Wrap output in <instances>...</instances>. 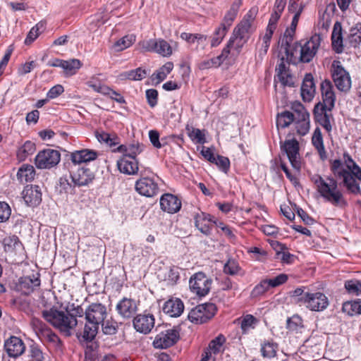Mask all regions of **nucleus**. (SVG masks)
Listing matches in <instances>:
<instances>
[{
	"label": "nucleus",
	"instance_id": "nucleus-51",
	"mask_svg": "<svg viewBox=\"0 0 361 361\" xmlns=\"http://www.w3.org/2000/svg\"><path fill=\"white\" fill-rule=\"evenodd\" d=\"M358 299L355 300L345 301L342 305L341 311L348 316L357 314Z\"/></svg>",
	"mask_w": 361,
	"mask_h": 361
},
{
	"label": "nucleus",
	"instance_id": "nucleus-60",
	"mask_svg": "<svg viewBox=\"0 0 361 361\" xmlns=\"http://www.w3.org/2000/svg\"><path fill=\"white\" fill-rule=\"evenodd\" d=\"M231 49L235 51L238 54L241 51V49H238L234 44H231L229 39L226 47L223 49L221 54L216 56V58L219 59L221 64L228 58Z\"/></svg>",
	"mask_w": 361,
	"mask_h": 361
},
{
	"label": "nucleus",
	"instance_id": "nucleus-24",
	"mask_svg": "<svg viewBox=\"0 0 361 361\" xmlns=\"http://www.w3.org/2000/svg\"><path fill=\"white\" fill-rule=\"evenodd\" d=\"M160 206L163 211L174 214L180 210L181 202L176 196L166 193L161 197Z\"/></svg>",
	"mask_w": 361,
	"mask_h": 361
},
{
	"label": "nucleus",
	"instance_id": "nucleus-44",
	"mask_svg": "<svg viewBox=\"0 0 361 361\" xmlns=\"http://www.w3.org/2000/svg\"><path fill=\"white\" fill-rule=\"evenodd\" d=\"M136 39V37L135 35H127L119 39L114 44V47L116 51H121L128 47H130Z\"/></svg>",
	"mask_w": 361,
	"mask_h": 361
},
{
	"label": "nucleus",
	"instance_id": "nucleus-7",
	"mask_svg": "<svg viewBox=\"0 0 361 361\" xmlns=\"http://www.w3.org/2000/svg\"><path fill=\"white\" fill-rule=\"evenodd\" d=\"M212 279L203 272L194 274L190 279L189 287L191 292L200 298L206 296L210 291Z\"/></svg>",
	"mask_w": 361,
	"mask_h": 361
},
{
	"label": "nucleus",
	"instance_id": "nucleus-22",
	"mask_svg": "<svg viewBox=\"0 0 361 361\" xmlns=\"http://www.w3.org/2000/svg\"><path fill=\"white\" fill-rule=\"evenodd\" d=\"M321 91L323 100L322 109L331 111L334 106L336 97L333 90V86L329 80H324L322 82Z\"/></svg>",
	"mask_w": 361,
	"mask_h": 361
},
{
	"label": "nucleus",
	"instance_id": "nucleus-41",
	"mask_svg": "<svg viewBox=\"0 0 361 361\" xmlns=\"http://www.w3.org/2000/svg\"><path fill=\"white\" fill-rule=\"evenodd\" d=\"M147 76V71L141 68L126 71L120 74L122 80H141Z\"/></svg>",
	"mask_w": 361,
	"mask_h": 361
},
{
	"label": "nucleus",
	"instance_id": "nucleus-8",
	"mask_svg": "<svg viewBox=\"0 0 361 361\" xmlns=\"http://www.w3.org/2000/svg\"><path fill=\"white\" fill-rule=\"evenodd\" d=\"M216 312L214 303H204L197 305L188 314V319L195 324H203L212 319Z\"/></svg>",
	"mask_w": 361,
	"mask_h": 361
},
{
	"label": "nucleus",
	"instance_id": "nucleus-38",
	"mask_svg": "<svg viewBox=\"0 0 361 361\" xmlns=\"http://www.w3.org/2000/svg\"><path fill=\"white\" fill-rule=\"evenodd\" d=\"M295 116V112L284 111L277 115L276 126L278 128L288 127L293 121Z\"/></svg>",
	"mask_w": 361,
	"mask_h": 361
},
{
	"label": "nucleus",
	"instance_id": "nucleus-32",
	"mask_svg": "<svg viewBox=\"0 0 361 361\" xmlns=\"http://www.w3.org/2000/svg\"><path fill=\"white\" fill-rule=\"evenodd\" d=\"M35 176V170L32 165L23 164L18 171L17 178L21 183L31 182Z\"/></svg>",
	"mask_w": 361,
	"mask_h": 361
},
{
	"label": "nucleus",
	"instance_id": "nucleus-45",
	"mask_svg": "<svg viewBox=\"0 0 361 361\" xmlns=\"http://www.w3.org/2000/svg\"><path fill=\"white\" fill-rule=\"evenodd\" d=\"M228 30L229 29L226 28L225 25H219V26L215 30L212 37L211 46L212 47L219 46L226 36Z\"/></svg>",
	"mask_w": 361,
	"mask_h": 361
},
{
	"label": "nucleus",
	"instance_id": "nucleus-42",
	"mask_svg": "<svg viewBox=\"0 0 361 361\" xmlns=\"http://www.w3.org/2000/svg\"><path fill=\"white\" fill-rule=\"evenodd\" d=\"M180 38L186 41L190 44L197 42L198 44L202 45H204L207 39V37L204 35L199 33L192 34L188 32H182L180 34Z\"/></svg>",
	"mask_w": 361,
	"mask_h": 361
},
{
	"label": "nucleus",
	"instance_id": "nucleus-12",
	"mask_svg": "<svg viewBox=\"0 0 361 361\" xmlns=\"http://www.w3.org/2000/svg\"><path fill=\"white\" fill-rule=\"evenodd\" d=\"M180 338L178 329L172 328L159 333L154 338L153 346L155 348L164 349L173 345Z\"/></svg>",
	"mask_w": 361,
	"mask_h": 361
},
{
	"label": "nucleus",
	"instance_id": "nucleus-13",
	"mask_svg": "<svg viewBox=\"0 0 361 361\" xmlns=\"http://www.w3.org/2000/svg\"><path fill=\"white\" fill-rule=\"evenodd\" d=\"M288 280V276L281 274L273 279H264L257 284L251 292L252 298H257L264 294L269 288H275L283 284Z\"/></svg>",
	"mask_w": 361,
	"mask_h": 361
},
{
	"label": "nucleus",
	"instance_id": "nucleus-9",
	"mask_svg": "<svg viewBox=\"0 0 361 361\" xmlns=\"http://www.w3.org/2000/svg\"><path fill=\"white\" fill-rule=\"evenodd\" d=\"M61 159L60 153L53 149L39 151L35 158V164L40 169H51L56 166Z\"/></svg>",
	"mask_w": 361,
	"mask_h": 361
},
{
	"label": "nucleus",
	"instance_id": "nucleus-54",
	"mask_svg": "<svg viewBox=\"0 0 361 361\" xmlns=\"http://www.w3.org/2000/svg\"><path fill=\"white\" fill-rule=\"evenodd\" d=\"M295 32V29L288 27L286 30V31L284 32V35H283V38L286 40V47L285 48L286 53L287 55V58L288 59L290 58V60H291V57L293 56L294 53L292 51H290L288 47H290V44L292 42V41L293 39Z\"/></svg>",
	"mask_w": 361,
	"mask_h": 361
},
{
	"label": "nucleus",
	"instance_id": "nucleus-17",
	"mask_svg": "<svg viewBox=\"0 0 361 361\" xmlns=\"http://www.w3.org/2000/svg\"><path fill=\"white\" fill-rule=\"evenodd\" d=\"M195 227L204 235H209L212 232L214 218L207 213L199 212L193 216Z\"/></svg>",
	"mask_w": 361,
	"mask_h": 361
},
{
	"label": "nucleus",
	"instance_id": "nucleus-19",
	"mask_svg": "<svg viewBox=\"0 0 361 361\" xmlns=\"http://www.w3.org/2000/svg\"><path fill=\"white\" fill-rule=\"evenodd\" d=\"M116 310L121 317L128 319L135 314L137 305L135 300L124 297L118 301Z\"/></svg>",
	"mask_w": 361,
	"mask_h": 361
},
{
	"label": "nucleus",
	"instance_id": "nucleus-5",
	"mask_svg": "<svg viewBox=\"0 0 361 361\" xmlns=\"http://www.w3.org/2000/svg\"><path fill=\"white\" fill-rule=\"evenodd\" d=\"M291 109L295 114L293 122L296 133L300 136H305L310 128V114L299 102H293Z\"/></svg>",
	"mask_w": 361,
	"mask_h": 361
},
{
	"label": "nucleus",
	"instance_id": "nucleus-26",
	"mask_svg": "<svg viewBox=\"0 0 361 361\" xmlns=\"http://www.w3.org/2000/svg\"><path fill=\"white\" fill-rule=\"evenodd\" d=\"M40 285L39 274H32V276H27L21 277L18 282V289L23 293L27 295L32 292Z\"/></svg>",
	"mask_w": 361,
	"mask_h": 361
},
{
	"label": "nucleus",
	"instance_id": "nucleus-16",
	"mask_svg": "<svg viewBox=\"0 0 361 361\" xmlns=\"http://www.w3.org/2000/svg\"><path fill=\"white\" fill-rule=\"evenodd\" d=\"M135 190L141 195L154 197L159 192L157 183L150 178H142L135 183Z\"/></svg>",
	"mask_w": 361,
	"mask_h": 361
},
{
	"label": "nucleus",
	"instance_id": "nucleus-37",
	"mask_svg": "<svg viewBox=\"0 0 361 361\" xmlns=\"http://www.w3.org/2000/svg\"><path fill=\"white\" fill-rule=\"evenodd\" d=\"M154 53L163 57H169L173 54V48L167 41L158 38L156 39Z\"/></svg>",
	"mask_w": 361,
	"mask_h": 361
},
{
	"label": "nucleus",
	"instance_id": "nucleus-28",
	"mask_svg": "<svg viewBox=\"0 0 361 361\" xmlns=\"http://www.w3.org/2000/svg\"><path fill=\"white\" fill-rule=\"evenodd\" d=\"M277 77L283 86H293L294 78L293 75L289 71V64L284 61L283 59H281V63L276 68Z\"/></svg>",
	"mask_w": 361,
	"mask_h": 361
},
{
	"label": "nucleus",
	"instance_id": "nucleus-6",
	"mask_svg": "<svg viewBox=\"0 0 361 361\" xmlns=\"http://www.w3.org/2000/svg\"><path fill=\"white\" fill-rule=\"evenodd\" d=\"M281 150L283 154L286 155L293 169L299 173L302 162L298 141L295 138L286 140L283 142H281Z\"/></svg>",
	"mask_w": 361,
	"mask_h": 361
},
{
	"label": "nucleus",
	"instance_id": "nucleus-1",
	"mask_svg": "<svg viewBox=\"0 0 361 361\" xmlns=\"http://www.w3.org/2000/svg\"><path fill=\"white\" fill-rule=\"evenodd\" d=\"M330 169L334 177L323 178L319 174H314L310 180L325 201L335 207L345 206L346 201L343 192L338 189L335 178L341 179L343 185L350 192L358 194L360 192V187L356 180L361 181V168L348 153L345 152L342 160L337 159L331 161Z\"/></svg>",
	"mask_w": 361,
	"mask_h": 361
},
{
	"label": "nucleus",
	"instance_id": "nucleus-30",
	"mask_svg": "<svg viewBox=\"0 0 361 361\" xmlns=\"http://www.w3.org/2000/svg\"><path fill=\"white\" fill-rule=\"evenodd\" d=\"M117 166L120 172L128 175H135L139 170L137 160L128 157H122L118 160Z\"/></svg>",
	"mask_w": 361,
	"mask_h": 361
},
{
	"label": "nucleus",
	"instance_id": "nucleus-20",
	"mask_svg": "<svg viewBox=\"0 0 361 361\" xmlns=\"http://www.w3.org/2000/svg\"><path fill=\"white\" fill-rule=\"evenodd\" d=\"M23 198L27 206L36 207L42 202V192L37 185H27L22 192Z\"/></svg>",
	"mask_w": 361,
	"mask_h": 361
},
{
	"label": "nucleus",
	"instance_id": "nucleus-58",
	"mask_svg": "<svg viewBox=\"0 0 361 361\" xmlns=\"http://www.w3.org/2000/svg\"><path fill=\"white\" fill-rule=\"evenodd\" d=\"M225 341V337L223 335H219L209 343V348L214 354H216L220 352Z\"/></svg>",
	"mask_w": 361,
	"mask_h": 361
},
{
	"label": "nucleus",
	"instance_id": "nucleus-56",
	"mask_svg": "<svg viewBox=\"0 0 361 361\" xmlns=\"http://www.w3.org/2000/svg\"><path fill=\"white\" fill-rule=\"evenodd\" d=\"M221 65V64L220 63L219 59L216 58V56L209 59L204 60L199 63L198 68L200 70L204 71L212 68H218Z\"/></svg>",
	"mask_w": 361,
	"mask_h": 361
},
{
	"label": "nucleus",
	"instance_id": "nucleus-46",
	"mask_svg": "<svg viewBox=\"0 0 361 361\" xmlns=\"http://www.w3.org/2000/svg\"><path fill=\"white\" fill-rule=\"evenodd\" d=\"M187 133L190 140L198 144H204L206 142L205 135L198 128L187 127Z\"/></svg>",
	"mask_w": 361,
	"mask_h": 361
},
{
	"label": "nucleus",
	"instance_id": "nucleus-40",
	"mask_svg": "<svg viewBox=\"0 0 361 361\" xmlns=\"http://www.w3.org/2000/svg\"><path fill=\"white\" fill-rule=\"evenodd\" d=\"M46 24L43 21H40L37 23L34 27L29 31L25 39V44L29 45L32 44L39 35L45 30Z\"/></svg>",
	"mask_w": 361,
	"mask_h": 361
},
{
	"label": "nucleus",
	"instance_id": "nucleus-50",
	"mask_svg": "<svg viewBox=\"0 0 361 361\" xmlns=\"http://www.w3.org/2000/svg\"><path fill=\"white\" fill-rule=\"evenodd\" d=\"M6 252H11L20 246V242L16 235L6 237L3 240Z\"/></svg>",
	"mask_w": 361,
	"mask_h": 361
},
{
	"label": "nucleus",
	"instance_id": "nucleus-14",
	"mask_svg": "<svg viewBox=\"0 0 361 361\" xmlns=\"http://www.w3.org/2000/svg\"><path fill=\"white\" fill-rule=\"evenodd\" d=\"M304 305L311 311L320 312L328 307L329 300L321 292L307 293Z\"/></svg>",
	"mask_w": 361,
	"mask_h": 361
},
{
	"label": "nucleus",
	"instance_id": "nucleus-33",
	"mask_svg": "<svg viewBox=\"0 0 361 361\" xmlns=\"http://www.w3.org/2000/svg\"><path fill=\"white\" fill-rule=\"evenodd\" d=\"M317 121L326 130L327 133H330L332 130V123L334 118L331 111L326 109H322L320 114L315 116Z\"/></svg>",
	"mask_w": 361,
	"mask_h": 361
},
{
	"label": "nucleus",
	"instance_id": "nucleus-29",
	"mask_svg": "<svg viewBox=\"0 0 361 361\" xmlns=\"http://www.w3.org/2000/svg\"><path fill=\"white\" fill-rule=\"evenodd\" d=\"M345 37H343V30L341 26V23L336 21L333 27L331 33V44L334 50L336 53H342L343 51V41Z\"/></svg>",
	"mask_w": 361,
	"mask_h": 361
},
{
	"label": "nucleus",
	"instance_id": "nucleus-15",
	"mask_svg": "<svg viewBox=\"0 0 361 361\" xmlns=\"http://www.w3.org/2000/svg\"><path fill=\"white\" fill-rule=\"evenodd\" d=\"M70 176L72 182L77 186L87 185L94 178L93 172L90 169L79 166H72Z\"/></svg>",
	"mask_w": 361,
	"mask_h": 361
},
{
	"label": "nucleus",
	"instance_id": "nucleus-34",
	"mask_svg": "<svg viewBox=\"0 0 361 361\" xmlns=\"http://www.w3.org/2000/svg\"><path fill=\"white\" fill-rule=\"evenodd\" d=\"M345 41L348 42L350 45L356 47L361 42V25L357 24L349 29L347 33L345 31Z\"/></svg>",
	"mask_w": 361,
	"mask_h": 361
},
{
	"label": "nucleus",
	"instance_id": "nucleus-55",
	"mask_svg": "<svg viewBox=\"0 0 361 361\" xmlns=\"http://www.w3.org/2000/svg\"><path fill=\"white\" fill-rule=\"evenodd\" d=\"M144 145L138 142L128 144L127 157L130 159H136V157L144 150Z\"/></svg>",
	"mask_w": 361,
	"mask_h": 361
},
{
	"label": "nucleus",
	"instance_id": "nucleus-11",
	"mask_svg": "<svg viewBox=\"0 0 361 361\" xmlns=\"http://www.w3.org/2000/svg\"><path fill=\"white\" fill-rule=\"evenodd\" d=\"M332 78L336 87L342 92H347L351 87L349 73L342 67L339 61L332 64Z\"/></svg>",
	"mask_w": 361,
	"mask_h": 361
},
{
	"label": "nucleus",
	"instance_id": "nucleus-61",
	"mask_svg": "<svg viewBox=\"0 0 361 361\" xmlns=\"http://www.w3.org/2000/svg\"><path fill=\"white\" fill-rule=\"evenodd\" d=\"M11 214L9 205L5 202H0V222L6 221Z\"/></svg>",
	"mask_w": 361,
	"mask_h": 361
},
{
	"label": "nucleus",
	"instance_id": "nucleus-18",
	"mask_svg": "<svg viewBox=\"0 0 361 361\" xmlns=\"http://www.w3.org/2000/svg\"><path fill=\"white\" fill-rule=\"evenodd\" d=\"M133 326L138 332L147 334L154 326V317L151 314H140L133 319Z\"/></svg>",
	"mask_w": 361,
	"mask_h": 361
},
{
	"label": "nucleus",
	"instance_id": "nucleus-64",
	"mask_svg": "<svg viewBox=\"0 0 361 361\" xmlns=\"http://www.w3.org/2000/svg\"><path fill=\"white\" fill-rule=\"evenodd\" d=\"M30 355L33 361H43L44 359L42 351L37 345H31Z\"/></svg>",
	"mask_w": 361,
	"mask_h": 361
},
{
	"label": "nucleus",
	"instance_id": "nucleus-48",
	"mask_svg": "<svg viewBox=\"0 0 361 361\" xmlns=\"http://www.w3.org/2000/svg\"><path fill=\"white\" fill-rule=\"evenodd\" d=\"M238 11L239 8L231 6L230 8L226 11L220 25H224L226 28L229 29L236 18Z\"/></svg>",
	"mask_w": 361,
	"mask_h": 361
},
{
	"label": "nucleus",
	"instance_id": "nucleus-36",
	"mask_svg": "<svg viewBox=\"0 0 361 361\" xmlns=\"http://www.w3.org/2000/svg\"><path fill=\"white\" fill-rule=\"evenodd\" d=\"M35 150V144L32 141L27 140L17 150V159L20 161H23L28 156L32 155Z\"/></svg>",
	"mask_w": 361,
	"mask_h": 361
},
{
	"label": "nucleus",
	"instance_id": "nucleus-47",
	"mask_svg": "<svg viewBox=\"0 0 361 361\" xmlns=\"http://www.w3.org/2000/svg\"><path fill=\"white\" fill-rule=\"evenodd\" d=\"M278 350V346L276 343L272 342H264L262 344L261 353L265 358H272L276 356Z\"/></svg>",
	"mask_w": 361,
	"mask_h": 361
},
{
	"label": "nucleus",
	"instance_id": "nucleus-62",
	"mask_svg": "<svg viewBox=\"0 0 361 361\" xmlns=\"http://www.w3.org/2000/svg\"><path fill=\"white\" fill-rule=\"evenodd\" d=\"M166 274H167V277H165L164 280L167 281L169 284H174L179 279V273L177 269L168 268L166 269Z\"/></svg>",
	"mask_w": 361,
	"mask_h": 361
},
{
	"label": "nucleus",
	"instance_id": "nucleus-39",
	"mask_svg": "<svg viewBox=\"0 0 361 361\" xmlns=\"http://www.w3.org/2000/svg\"><path fill=\"white\" fill-rule=\"evenodd\" d=\"M173 68V63L171 61L166 62L152 75V80L157 83H160L166 79L167 75Z\"/></svg>",
	"mask_w": 361,
	"mask_h": 361
},
{
	"label": "nucleus",
	"instance_id": "nucleus-25",
	"mask_svg": "<svg viewBox=\"0 0 361 361\" xmlns=\"http://www.w3.org/2000/svg\"><path fill=\"white\" fill-rule=\"evenodd\" d=\"M316 92L314 78L311 73H307L303 79L300 94L304 102H310L314 97Z\"/></svg>",
	"mask_w": 361,
	"mask_h": 361
},
{
	"label": "nucleus",
	"instance_id": "nucleus-43",
	"mask_svg": "<svg viewBox=\"0 0 361 361\" xmlns=\"http://www.w3.org/2000/svg\"><path fill=\"white\" fill-rule=\"evenodd\" d=\"M82 63L78 59H71L64 61V66L63 69L66 76H71L75 75L77 71L81 68Z\"/></svg>",
	"mask_w": 361,
	"mask_h": 361
},
{
	"label": "nucleus",
	"instance_id": "nucleus-59",
	"mask_svg": "<svg viewBox=\"0 0 361 361\" xmlns=\"http://www.w3.org/2000/svg\"><path fill=\"white\" fill-rule=\"evenodd\" d=\"M213 164H215L224 173H227L230 168L229 159L221 155L216 156Z\"/></svg>",
	"mask_w": 361,
	"mask_h": 361
},
{
	"label": "nucleus",
	"instance_id": "nucleus-27",
	"mask_svg": "<svg viewBox=\"0 0 361 361\" xmlns=\"http://www.w3.org/2000/svg\"><path fill=\"white\" fill-rule=\"evenodd\" d=\"M184 310L183 301L177 298L169 299L163 306L164 312L171 317H180Z\"/></svg>",
	"mask_w": 361,
	"mask_h": 361
},
{
	"label": "nucleus",
	"instance_id": "nucleus-23",
	"mask_svg": "<svg viewBox=\"0 0 361 361\" xmlns=\"http://www.w3.org/2000/svg\"><path fill=\"white\" fill-rule=\"evenodd\" d=\"M97 157L98 152L97 151L89 149L76 150L71 154V159L75 168L77 165L94 161Z\"/></svg>",
	"mask_w": 361,
	"mask_h": 361
},
{
	"label": "nucleus",
	"instance_id": "nucleus-4",
	"mask_svg": "<svg viewBox=\"0 0 361 361\" xmlns=\"http://www.w3.org/2000/svg\"><path fill=\"white\" fill-rule=\"evenodd\" d=\"M257 8L250 9L234 27L230 37V44H234L238 49H242L251 35L257 29Z\"/></svg>",
	"mask_w": 361,
	"mask_h": 361
},
{
	"label": "nucleus",
	"instance_id": "nucleus-35",
	"mask_svg": "<svg viewBox=\"0 0 361 361\" xmlns=\"http://www.w3.org/2000/svg\"><path fill=\"white\" fill-rule=\"evenodd\" d=\"M312 143L315 149L317 150L320 157L324 159L326 157V150L324 145L323 137L322 135L321 130L317 128L312 137Z\"/></svg>",
	"mask_w": 361,
	"mask_h": 361
},
{
	"label": "nucleus",
	"instance_id": "nucleus-31",
	"mask_svg": "<svg viewBox=\"0 0 361 361\" xmlns=\"http://www.w3.org/2000/svg\"><path fill=\"white\" fill-rule=\"evenodd\" d=\"M39 338L44 342L48 343L51 347L56 350H61L62 342L58 335L55 334L51 329L47 327H42L40 329Z\"/></svg>",
	"mask_w": 361,
	"mask_h": 361
},
{
	"label": "nucleus",
	"instance_id": "nucleus-63",
	"mask_svg": "<svg viewBox=\"0 0 361 361\" xmlns=\"http://www.w3.org/2000/svg\"><path fill=\"white\" fill-rule=\"evenodd\" d=\"M101 326L102 327L103 333L106 335L115 334L118 329L116 323L111 322L109 321H104L103 324H101Z\"/></svg>",
	"mask_w": 361,
	"mask_h": 361
},
{
	"label": "nucleus",
	"instance_id": "nucleus-52",
	"mask_svg": "<svg viewBox=\"0 0 361 361\" xmlns=\"http://www.w3.org/2000/svg\"><path fill=\"white\" fill-rule=\"evenodd\" d=\"M95 136L99 142H104L110 146L117 144V137L116 135L111 136L104 131H96Z\"/></svg>",
	"mask_w": 361,
	"mask_h": 361
},
{
	"label": "nucleus",
	"instance_id": "nucleus-3",
	"mask_svg": "<svg viewBox=\"0 0 361 361\" xmlns=\"http://www.w3.org/2000/svg\"><path fill=\"white\" fill-rule=\"evenodd\" d=\"M108 316L106 307L99 302L89 305L85 310V326L82 337L87 341H92L99 332L101 324Z\"/></svg>",
	"mask_w": 361,
	"mask_h": 361
},
{
	"label": "nucleus",
	"instance_id": "nucleus-10",
	"mask_svg": "<svg viewBox=\"0 0 361 361\" xmlns=\"http://www.w3.org/2000/svg\"><path fill=\"white\" fill-rule=\"evenodd\" d=\"M322 38L319 35H312L310 39L300 46V61L302 63H309L315 56L320 47Z\"/></svg>",
	"mask_w": 361,
	"mask_h": 361
},
{
	"label": "nucleus",
	"instance_id": "nucleus-49",
	"mask_svg": "<svg viewBox=\"0 0 361 361\" xmlns=\"http://www.w3.org/2000/svg\"><path fill=\"white\" fill-rule=\"evenodd\" d=\"M345 288L350 295H361V281L348 280L345 282Z\"/></svg>",
	"mask_w": 361,
	"mask_h": 361
},
{
	"label": "nucleus",
	"instance_id": "nucleus-2",
	"mask_svg": "<svg viewBox=\"0 0 361 361\" xmlns=\"http://www.w3.org/2000/svg\"><path fill=\"white\" fill-rule=\"evenodd\" d=\"M42 317L65 336H71L78 325V320L73 314L60 310L55 306L44 305V310H42Z\"/></svg>",
	"mask_w": 361,
	"mask_h": 361
},
{
	"label": "nucleus",
	"instance_id": "nucleus-57",
	"mask_svg": "<svg viewBox=\"0 0 361 361\" xmlns=\"http://www.w3.org/2000/svg\"><path fill=\"white\" fill-rule=\"evenodd\" d=\"M307 292L305 291V288H298L290 293L293 300L296 303L305 304V299Z\"/></svg>",
	"mask_w": 361,
	"mask_h": 361
},
{
	"label": "nucleus",
	"instance_id": "nucleus-53",
	"mask_svg": "<svg viewBox=\"0 0 361 361\" xmlns=\"http://www.w3.org/2000/svg\"><path fill=\"white\" fill-rule=\"evenodd\" d=\"M156 39L141 40L137 45V49L141 52H154L155 49Z\"/></svg>",
	"mask_w": 361,
	"mask_h": 361
},
{
	"label": "nucleus",
	"instance_id": "nucleus-21",
	"mask_svg": "<svg viewBox=\"0 0 361 361\" xmlns=\"http://www.w3.org/2000/svg\"><path fill=\"white\" fill-rule=\"evenodd\" d=\"M4 349L9 357H17L25 352V345L22 339L13 336L5 341Z\"/></svg>",
	"mask_w": 361,
	"mask_h": 361
}]
</instances>
